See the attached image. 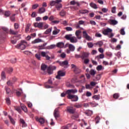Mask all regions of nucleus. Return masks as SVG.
Segmentation results:
<instances>
[{"mask_svg": "<svg viewBox=\"0 0 129 129\" xmlns=\"http://www.w3.org/2000/svg\"><path fill=\"white\" fill-rule=\"evenodd\" d=\"M44 27V22L38 23V28L39 29H42Z\"/></svg>", "mask_w": 129, "mask_h": 129, "instance_id": "a18cd8bd", "label": "nucleus"}, {"mask_svg": "<svg viewBox=\"0 0 129 129\" xmlns=\"http://www.w3.org/2000/svg\"><path fill=\"white\" fill-rule=\"evenodd\" d=\"M90 6L91 8H93V9H95V10L98 8L97 5L93 3H90Z\"/></svg>", "mask_w": 129, "mask_h": 129, "instance_id": "c756f323", "label": "nucleus"}, {"mask_svg": "<svg viewBox=\"0 0 129 129\" xmlns=\"http://www.w3.org/2000/svg\"><path fill=\"white\" fill-rule=\"evenodd\" d=\"M86 115L87 116H91L92 114H93V111L92 110H87V112L85 113Z\"/></svg>", "mask_w": 129, "mask_h": 129, "instance_id": "a878e982", "label": "nucleus"}, {"mask_svg": "<svg viewBox=\"0 0 129 129\" xmlns=\"http://www.w3.org/2000/svg\"><path fill=\"white\" fill-rule=\"evenodd\" d=\"M71 43H77L78 42V40H77V38L75 36H73L72 37L71 40H70Z\"/></svg>", "mask_w": 129, "mask_h": 129, "instance_id": "4be33fe9", "label": "nucleus"}, {"mask_svg": "<svg viewBox=\"0 0 129 129\" xmlns=\"http://www.w3.org/2000/svg\"><path fill=\"white\" fill-rule=\"evenodd\" d=\"M89 55H90V53L88 52H83L81 55L82 60H85V58H88L89 57Z\"/></svg>", "mask_w": 129, "mask_h": 129, "instance_id": "9d476101", "label": "nucleus"}, {"mask_svg": "<svg viewBox=\"0 0 129 129\" xmlns=\"http://www.w3.org/2000/svg\"><path fill=\"white\" fill-rule=\"evenodd\" d=\"M55 20V18H54V16H51L49 18H48V21H50V22H53Z\"/></svg>", "mask_w": 129, "mask_h": 129, "instance_id": "0e129e2a", "label": "nucleus"}, {"mask_svg": "<svg viewBox=\"0 0 129 129\" xmlns=\"http://www.w3.org/2000/svg\"><path fill=\"white\" fill-rule=\"evenodd\" d=\"M48 68V66L44 63L41 64V70L42 71H45L46 69Z\"/></svg>", "mask_w": 129, "mask_h": 129, "instance_id": "c85d7f7f", "label": "nucleus"}, {"mask_svg": "<svg viewBox=\"0 0 129 129\" xmlns=\"http://www.w3.org/2000/svg\"><path fill=\"white\" fill-rule=\"evenodd\" d=\"M53 29V28L50 27V28L48 29L47 30H46L45 32H44V34L45 35H48V34H50V33H51L52 32V29Z\"/></svg>", "mask_w": 129, "mask_h": 129, "instance_id": "bb28decb", "label": "nucleus"}, {"mask_svg": "<svg viewBox=\"0 0 129 129\" xmlns=\"http://www.w3.org/2000/svg\"><path fill=\"white\" fill-rule=\"evenodd\" d=\"M47 73L49 74V75H51L53 74V70H52L51 69H50V67H48L47 69Z\"/></svg>", "mask_w": 129, "mask_h": 129, "instance_id": "58836bf2", "label": "nucleus"}, {"mask_svg": "<svg viewBox=\"0 0 129 129\" xmlns=\"http://www.w3.org/2000/svg\"><path fill=\"white\" fill-rule=\"evenodd\" d=\"M111 12L112 14H115L116 13V7H113L112 8Z\"/></svg>", "mask_w": 129, "mask_h": 129, "instance_id": "5fc2aeb1", "label": "nucleus"}, {"mask_svg": "<svg viewBox=\"0 0 129 129\" xmlns=\"http://www.w3.org/2000/svg\"><path fill=\"white\" fill-rule=\"evenodd\" d=\"M94 45L98 46V47H101L103 45V42H102V41H99L96 43H95Z\"/></svg>", "mask_w": 129, "mask_h": 129, "instance_id": "393cba45", "label": "nucleus"}, {"mask_svg": "<svg viewBox=\"0 0 129 129\" xmlns=\"http://www.w3.org/2000/svg\"><path fill=\"white\" fill-rule=\"evenodd\" d=\"M90 74L92 76H94V75H95L96 74V71H95V70H94L93 69H91L90 70Z\"/></svg>", "mask_w": 129, "mask_h": 129, "instance_id": "e433bc0d", "label": "nucleus"}, {"mask_svg": "<svg viewBox=\"0 0 129 129\" xmlns=\"http://www.w3.org/2000/svg\"><path fill=\"white\" fill-rule=\"evenodd\" d=\"M13 70H14L13 69V68H10L8 69L7 73H9V74H11V73H12V72H13Z\"/></svg>", "mask_w": 129, "mask_h": 129, "instance_id": "4d7b16f0", "label": "nucleus"}, {"mask_svg": "<svg viewBox=\"0 0 129 129\" xmlns=\"http://www.w3.org/2000/svg\"><path fill=\"white\" fill-rule=\"evenodd\" d=\"M49 69H51L52 70V71H54V70H56L57 69V67L56 66H49Z\"/></svg>", "mask_w": 129, "mask_h": 129, "instance_id": "09e8293b", "label": "nucleus"}, {"mask_svg": "<svg viewBox=\"0 0 129 129\" xmlns=\"http://www.w3.org/2000/svg\"><path fill=\"white\" fill-rule=\"evenodd\" d=\"M20 28V25L18 23H15L14 24V28L15 30H18Z\"/></svg>", "mask_w": 129, "mask_h": 129, "instance_id": "6e6d98bb", "label": "nucleus"}, {"mask_svg": "<svg viewBox=\"0 0 129 129\" xmlns=\"http://www.w3.org/2000/svg\"><path fill=\"white\" fill-rule=\"evenodd\" d=\"M83 36L84 38H86L87 41L92 40V38H91V37L88 35V34H87V32H86L85 31H83Z\"/></svg>", "mask_w": 129, "mask_h": 129, "instance_id": "6e6552de", "label": "nucleus"}, {"mask_svg": "<svg viewBox=\"0 0 129 129\" xmlns=\"http://www.w3.org/2000/svg\"><path fill=\"white\" fill-rule=\"evenodd\" d=\"M8 117L12 124H16V121H15V119H14V118H13L11 115H8Z\"/></svg>", "mask_w": 129, "mask_h": 129, "instance_id": "cd10ccee", "label": "nucleus"}, {"mask_svg": "<svg viewBox=\"0 0 129 129\" xmlns=\"http://www.w3.org/2000/svg\"><path fill=\"white\" fill-rule=\"evenodd\" d=\"M66 30L68 31V32H70L73 30V28H72L71 27H67L66 28Z\"/></svg>", "mask_w": 129, "mask_h": 129, "instance_id": "13d9d810", "label": "nucleus"}, {"mask_svg": "<svg viewBox=\"0 0 129 129\" xmlns=\"http://www.w3.org/2000/svg\"><path fill=\"white\" fill-rule=\"evenodd\" d=\"M112 29L110 28H107L103 30L102 33L105 36H108V38H112L114 34L112 33Z\"/></svg>", "mask_w": 129, "mask_h": 129, "instance_id": "f03ea898", "label": "nucleus"}, {"mask_svg": "<svg viewBox=\"0 0 129 129\" xmlns=\"http://www.w3.org/2000/svg\"><path fill=\"white\" fill-rule=\"evenodd\" d=\"M108 23H109L110 25H113V26H115V25H117V23L118 22L115 20L109 19L108 20Z\"/></svg>", "mask_w": 129, "mask_h": 129, "instance_id": "ddd939ff", "label": "nucleus"}, {"mask_svg": "<svg viewBox=\"0 0 129 129\" xmlns=\"http://www.w3.org/2000/svg\"><path fill=\"white\" fill-rule=\"evenodd\" d=\"M6 102H7V104H8L9 105H10V104H11V100L10 99V98H6Z\"/></svg>", "mask_w": 129, "mask_h": 129, "instance_id": "774afa93", "label": "nucleus"}, {"mask_svg": "<svg viewBox=\"0 0 129 129\" xmlns=\"http://www.w3.org/2000/svg\"><path fill=\"white\" fill-rule=\"evenodd\" d=\"M86 89H91V88H92V87H91V85L89 84H87L86 85Z\"/></svg>", "mask_w": 129, "mask_h": 129, "instance_id": "338daca9", "label": "nucleus"}, {"mask_svg": "<svg viewBox=\"0 0 129 129\" xmlns=\"http://www.w3.org/2000/svg\"><path fill=\"white\" fill-rule=\"evenodd\" d=\"M74 107H76V108H81V107H82V104L76 103V104L74 105Z\"/></svg>", "mask_w": 129, "mask_h": 129, "instance_id": "c03bdc74", "label": "nucleus"}, {"mask_svg": "<svg viewBox=\"0 0 129 129\" xmlns=\"http://www.w3.org/2000/svg\"><path fill=\"white\" fill-rule=\"evenodd\" d=\"M86 95L87 97H89L92 95V94L91 93V92L88 91L87 92Z\"/></svg>", "mask_w": 129, "mask_h": 129, "instance_id": "69168bd1", "label": "nucleus"}, {"mask_svg": "<svg viewBox=\"0 0 129 129\" xmlns=\"http://www.w3.org/2000/svg\"><path fill=\"white\" fill-rule=\"evenodd\" d=\"M59 32L60 30L59 29L53 30L52 32V35H57L58 34H59Z\"/></svg>", "mask_w": 129, "mask_h": 129, "instance_id": "79ce46f5", "label": "nucleus"}, {"mask_svg": "<svg viewBox=\"0 0 129 129\" xmlns=\"http://www.w3.org/2000/svg\"><path fill=\"white\" fill-rule=\"evenodd\" d=\"M73 37V35L72 34H67L64 36V39H66V40H68V41H71Z\"/></svg>", "mask_w": 129, "mask_h": 129, "instance_id": "f3484780", "label": "nucleus"}, {"mask_svg": "<svg viewBox=\"0 0 129 129\" xmlns=\"http://www.w3.org/2000/svg\"><path fill=\"white\" fill-rule=\"evenodd\" d=\"M10 33L11 34V35H18V31H15L14 30H12V29H10Z\"/></svg>", "mask_w": 129, "mask_h": 129, "instance_id": "473e14b6", "label": "nucleus"}, {"mask_svg": "<svg viewBox=\"0 0 129 129\" xmlns=\"http://www.w3.org/2000/svg\"><path fill=\"white\" fill-rule=\"evenodd\" d=\"M113 98H114L115 99H117V98L119 97V94L115 93L113 94Z\"/></svg>", "mask_w": 129, "mask_h": 129, "instance_id": "49530a36", "label": "nucleus"}, {"mask_svg": "<svg viewBox=\"0 0 129 129\" xmlns=\"http://www.w3.org/2000/svg\"><path fill=\"white\" fill-rule=\"evenodd\" d=\"M1 77H2V79H3V80H5V79H6V73H5V72H2V73L1 74Z\"/></svg>", "mask_w": 129, "mask_h": 129, "instance_id": "ea45409f", "label": "nucleus"}, {"mask_svg": "<svg viewBox=\"0 0 129 129\" xmlns=\"http://www.w3.org/2000/svg\"><path fill=\"white\" fill-rule=\"evenodd\" d=\"M56 46L57 48H64V43L63 42H59L56 43Z\"/></svg>", "mask_w": 129, "mask_h": 129, "instance_id": "dca6fc26", "label": "nucleus"}, {"mask_svg": "<svg viewBox=\"0 0 129 129\" xmlns=\"http://www.w3.org/2000/svg\"><path fill=\"white\" fill-rule=\"evenodd\" d=\"M42 39L40 38H36L35 40L32 41V44H37L38 43H41Z\"/></svg>", "mask_w": 129, "mask_h": 129, "instance_id": "aec40b11", "label": "nucleus"}, {"mask_svg": "<svg viewBox=\"0 0 129 129\" xmlns=\"http://www.w3.org/2000/svg\"><path fill=\"white\" fill-rule=\"evenodd\" d=\"M87 45H88V48H92V47H93L94 46V43L93 44V43H92V42H88Z\"/></svg>", "mask_w": 129, "mask_h": 129, "instance_id": "4c0bfd02", "label": "nucleus"}, {"mask_svg": "<svg viewBox=\"0 0 129 129\" xmlns=\"http://www.w3.org/2000/svg\"><path fill=\"white\" fill-rule=\"evenodd\" d=\"M62 7L63 6L60 3H56V5H55V8L57 11H60V9L62 8Z\"/></svg>", "mask_w": 129, "mask_h": 129, "instance_id": "a211bd4d", "label": "nucleus"}, {"mask_svg": "<svg viewBox=\"0 0 129 129\" xmlns=\"http://www.w3.org/2000/svg\"><path fill=\"white\" fill-rule=\"evenodd\" d=\"M56 63H58L60 66L64 67V68H68V67H69V62H68V60H64L63 61L57 60L56 61Z\"/></svg>", "mask_w": 129, "mask_h": 129, "instance_id": "20e7f679", "label": "nucleus"}, {"mask_svg": "<svg viewBox=\"0 0 129 129\" xmlns=\"http://www.w3.org/2000/svg\"><path fill=\"white\" fill-rule=\"evenodd\" d=\"M36 120L37 121H39V122H40V123H41V124H43L45 123V119H44L43 118H37V119H36Z\"/></svg>", "mask_w": 129, "mask_h": 129, "instance_id": "b1692460", "label": "nucleus"}, {"mask_svg": "<svg viewBox=\"0 0 129 129\" xmlns=\"http://www.w3.org/2000/svg\"><path fill=\"white\" fill-rule=\"evenodd\" d=\"M60 24L61 25H63V26H68V25H69L68 22L66 20L62 21L61 22H60Z\"/></svg>", "mask_w": 129, "mask_h": 129, "instance_id": "a19ab883", "label": "nucleus"}, {"mask_svg": "<svg viewBox=\"0 0 129 129\" xmlns=\"http://www.w3.org/2000/svg\"><path fill=\"white\" fill-rule=\"evenodd\" d=\"M45 12H46V9L42 7L40 8L39 10H38V14H40L41 15L42 14H44Z\"/></svg>", "mask_w": 129, "mask_h": 129, "instance_id": "412c9836", "label": "nucleus"}, {"mask_svg": "<svg viewBox=\"0 0 129 129\" xmlns=\"http://www.w3.org/2000/svg\"><path fill=\"white\" fill-rule=\"evenodd\" d=\"M21 107L22 109L23 110V111H24V112H28V108H27L26 105H25L24 104H21Z\"/></svg>", "mask_w": 129, "mask_h": 129, "instance_id": "5701e85b", "label": "nucleus"}, {"mask_svg": "<svg viewBox=\"0 0 129 129\" xmlns=\"http://www.w3.org/2000/svg\"><path fill=\"white\" fill-rule=\"evenodd\" d=\"M80 34H81V31L80 30H77L75 33V35L77 37V38L79 40L81 39V36H80Z\"/></svg>", "mask_w": 129, "mask_h": 129, "instance_id": "4468645a", "label": "nucleus"}, {"mask_svg": "<svg viewBox=\"0 0 129 129\" xmlns=\"http://www.w3.org/2000/svg\"><path fill=\"white\" fill-rule=\"evenodd\" d=\"M120 33L122 36L125 35V31H124V28H121L120 30Z\"/></svg>", "mask_w": 129, "mask_h": 129, "instance_id": "37998d69", "label": "nucleus"}, {"mask_svg": "<svg viewBox=\"0 0 129 129\" xmlns=\"http://www.w3.org/2000/svg\"><path fill=\"white\" fill-rule=\"evenodd\" d=\"M53 116L55 117V119L60 117V113H59V109L56 108L55 109L54 112H53Z\"/></svg>", "mask_w": 129, "mask_h": 129, "instance_id": "1a4fd4ad", "label": "nucleus"}, {"mask_svg": "<svg viewBox=\"0 0 129 129\" xmlns=\"http://www.w3.org/2000/svg\"><path fill=\"white\" fill-rule=\"evenodd\" d=\"M90 104L93 107H95L96 106H97V105H98V104L95 103V102H90Z\"/></svg>", "mask_w": 129, "mask_h": 129, "instance_id": "603ef678", "label": "nucleus"}, {"mask_svg": "<svg viewBox=\"0 0 129 129\" xmlns=\"http://www.w3.org/2000/svg\"><path fill=\"white\" fill-rule=\"evenodd\" d=\"M7 84L8 86H13L14 85V83L12 81H11V80H9L7 81Z\"/></svg>", "mask_w": 129, "mask_h": 129, "instance_id": "2f4dec72", "label": "nucleus"}, {"mask_svg": "<svg viewBox=\"0 0 129 129\" xmlns=\"http://www.w3.org/2000/svg\"><path fill=\"white\" fill-rule=\"evenodd\" d=\"M93 99H95V100H99L100 99V95H94L92 97Z\"/></svg>", "mask_w": 129, "mask_h": 129, "instance_id": "72a5a7b5", "label": "nucleus"}, {"mask_svg": "<svg viewBox=\"0 0 129 129\" xmlns=\"http://www.w3.org/2000/svg\"><path fill=\"white\" fill-rule=\"evenodd\" d=\"M26 44H27L26 41L22 40L21 42L16 45L15 47L17 49H18V50H25L26 47Z\"/></svg>", "mask_w": 129, "mask_h": 129, "instance_id": "7ed1b4c3", "label": "nucleus"}, {"mask_svg": "<svg viewBox=\"0 0 129 129\" xmlns=\"http://www.w3.org/2000/svg\"><path fill=\"white\" fill-rule=\"evenodd\" d=\"M103 69H104V68H103L101 65H99L96 68L97 71H101V70H103Z\"/></svg>", "mask_w": 129, "mask_h": 129, "instance_id": "f704fd0d", "label": "nucleus"}, {"mask_svg": "<svg viewBox=\"0 0 129 129\" xmlns=\"http://www.w3.org/2000/svg\"><path fill=\"white\" fill-rule=\"evenodd\" d=\"M65 75H66L65 72H63L62 71H59L57 72V75L56 76V78L57 79H61V77H63V76H65Z\"/></svg>", "mask_w": 129, "mask_h": 129, "instance_id": "0eeeda50", "label": "nucleus"}, {"mask_svg": "<svg viewBox=\"0 0 129 129\" xmlns=\"http://www.w3.org/2000/svg\"><path fill=\"white\" fill-rule=\"evenodd\" d=\"M75 51V46L73 44H69V49L66 50V53L67 54H70L71 52H74Z\"/></svg>", "mask_w": 129, "mask_h": 129, "instance_id": "423d86ee", "label": "nucleus"}, {"mask_svg": "<svg viewBox=\"0 0 129 129\" xmlns=\"http://www.w3.org/2000/svg\"><path fill=\"white\" fill-rule=\"evenodd\" d=\"M96 58H99V59H103V58H104V54L103 53L100 54L99 55H97Z\"/></svg>", "mask_w": 129, "mask_h": 129, "instance_id": "de8ad7c7", "label": "nucleus"}, {"mask_svg": "<svg viewBox=\"0 0 129 129\" xmlns=\"http://www.w3.org/2000/svg\"><path fill=\"white\" fill-rule=\"evenodd\" d=\"M62 0H55V1H51L50 2V5L51 7H54V6H56L58 3H61Z\"/></svg>", "mask_w": 129, "mask_h": 129, "instance_id": "f8f14e48", "label": "nucleus"}, {"mask_svg": "<svg viewBox=\"0 0 129 129\" xmlns=\"http://www.w3.org/2000/svg\"><path fill=\"white\" fill-rule=\"evenodd\" d=\"M115 56H117L118 58H120L121 57V52H118L117 54H115Z\"/></svg>", "mask_w": 129, "mask_h": 129, "instance_id": "e2e57ef3", "label": "nucleus"}, {"mask_svg": "<svg viewBox=\"0 0 129 129\" xmlns=\"http://www.w3.org/2000/svg\"><path fill=\"white\" fill-rule=\"evenodd\" d=\"M20 122L21 123H22V127H25L27 126V124L26 123V121H25V120L23 118H20Z\"/></svg>", "mask_w": 129, "mask_h": 129, "instance_id": "6ab92c4d", "label": "nucleus"}, {"mask_svg": "<svg viewBox=\"0 0 129 129\" xmlns=\"http://www.w3.org/2000/svg\"><path fill=\"white\" fill-rule=\"evenodd\" d=\"M38 7H39V4H34L32 6V9L33 10H36V9H37V8H38Z\"/></svg>", "mask_w": 129, "mask_h": 129, "instance_id": "680f3d73", "label": "nucleus"}, {"mask_svg": "<svg viewBox=\"0 0 129 129\" xmlns=\"http://www.w3.org/2000/svg\"><path fill=\"white\" fill-rule=\"evenodd\" d=\"M80 14L82 15H85V14H88V10H84L80 11Z\"/></svg>", "mask_w": 129, "mask_h": 129, "instance_id": "c9c22d12", "label": "nucleus"}, {"mask_svg": "<svg viewBox=\"0 0 129 129\" xmlns=\"http://www.w3.org/2000/svg\"><path fill=\"white\" fill-rule=\"evenodd\" d=\"M30 27H31V24H28L25 27V33H28L30 30Z\"/></svg>", "mask_w": 129, "mask_h": 129, "instance_id": "7c9ffc66", "label": "nucleus"}, {"mask_svg": "<svg viewBox=\"0 0 129 129\" xmlns=\"http://www.w3.org/2000/svg\"><path fill=\"white\" fill-rule=\"evenodd\" d=\"M5 17H10L11 16V12L10 11H6L5 13Z\"/></svg>", "mask_w": 129, "mask_h": 129, "instance_id": "3c124183", "label": "nucleus"}, {"mask_svg": "<svg viewBox=\"0 0 129 129\" xmlns=\"http://www.w3.org/2000/svg\"><path fill=\"white\" fill-rule=\"evenodd\" d=\"M48 43H44L43 44L41 45H39L38 47H39V50H45V49H46V46H47Z\"/></svg>", "mask_w": 129, "mask_h": 129, "instance_id": "2eb2a0df", "label": "nucleus"}, {"mask_svg": "<svg viewBox=\"0 0 129 129\" xmlns=\"http://www.w3.org/2000/svg\"><path fill=\"white\" fill-rule=\"evenodd\" d=\"M41 56L43 58H46V60H50L51 59V57L49 56V52L48 51H41Z\"/></svg>", "mask_w": 129, "mask_h": 129, "instance_id": "39448f33", "label": "nucleus"}, {"mask_svg": "<svg viewBox=\"0 0 129 129\" xmlns=\"http://www.w3.org/2000/svg\"><path fill=\"white\" fill-rule=\"evenodd\" d=\"M67 110L69 112V113H71L73 114L75 113V109L73 108V107L68 106L67 107Z\"/></svg>", "mask_w": 129, "mask_h": 129, "instance_id": "9b49d317", "label": "nucleus"}, {"mask_svg": "<svg viewBox=\"0 0 129 129\" xmlns=\"http://www.w3.org/2000/svg\"><path fill=\"white\" fill-rule=\"evenodd\" d=\"M59 23H60V21H53L51 22V25H57Z\"/></svg>", "mask_w": 129, "mask_h": 129, "instance_id": "8fccbe9b", "label": "nucleus"}, {"mask_svg": "<svg viewBox=\"0 0 129 129\" xmlns=\"http://www.w3.org/2000/svg\"><path fill=\"white\" fill-rule=\"evenodd\" d=\"M66 14V13L65 12V11L61 10V11L59 13V15L61 17H64V16H65Z\"/></svg>", "mask_w": 129, "mask_h": 129, "instance_id": "864d4df0", "label": "nucleus"}, {"mask_svg": "<svg viewBox=\"0 0 129 129\" xmlns=\"http://www.w3.org/2000/svg\"><path fill=\"white\" fill-rule=\"evenodd\" d=\"M35 57L38 59V60H41V54L36 53L35 54Z\"/></svg>", "mask_w": 129, "mask_h": 129, "instance_id": "bf43d9fd", "label": "nucleus"}, {"mask_svg": "<svg viewBox=\"0 0 129 129\" xmlns=\"http://www.w3.org/2000/svg\"><path fill=\"white\" fill-rule=\"evenodd\" d=\"M78 92V90L77 89H70L68 90L67 91V93L68 94L67 98L68 99H73L72 101L76 102V101H78L79 98L78 96L76 95H73L75 94V93H77Z\"/></svg>", "mask_w": 129, "mask_h": 129, "instance_id": "f257e3e1", "label": "nucleus"}, {"mask_svg": "<svg viewBox=\"0 0 129 129\" xmlns=\"http://www.w3.org/2000/svg\"><path fill=\"white\" fill-rule=\"evenodd\" d=\"M15 16H16V15L14 14V15L10 17V20L11 21H12V22H15L16 20V18H15Z\"/></svg>", "mask_w": 129, "mask_h": 129, "instance_id": "052dcab7", "label": "nucleus"}]
</instances>
